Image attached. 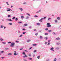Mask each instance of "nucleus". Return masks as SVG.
Wrapping results in <instances>:
<instances>
[{"instance_id":"f257e3e1","label":"nucleus","mask_w":61,"mask_h":61,"mask_svg":"<svg viewBox=\"0 0 61 61\" xmlns=\"http://www.w3.org/2000/svg\"><path fill=\"white\" fill-rule=\"evenodd\" d=\"M46 25H47V27H51L50 23H47Z\"/></svg>"},{"instance_id":"f03ea898","label":"nucleus","mask_w":61,"mask_h":61,"mask_svg":"<svg viewBox=\"0 0 61 61\" xmlns=\"http://www.w3.org/2000/svg\"><path fill=\"white\" fill-rule=\"evenodd\" d=\"M11 45H10V46H11V47H13L14 46V45H15V43L14 42H12L11 43Z\"/></svg>"},{"instance_id":"7ed1b4c3","label":"nucleus","mask_w":61,"mask_h":61,"mask_svg":"<svg viewBox=\"0 0 61 61\" xmlns=\"http://www.w3.org/2000/svg\"><path fill=\"white\" fill-rule=\"evenodd\" d=\"M7 9H8L7 10V11H10H10H12V10H11V9H10L9 8H8Z\"/></svg>"},{"instance_id":"20e7f679","label":"nucleus","mask_w":61,"mask_h":61,"mask_svg":"<svg viewBox=\"0 0 61 61\" xmlns=\"http://www.w3.org/2000/svg\"><path fill=\"white\" fill-rule=\"evenodd\" d=\"M56 40H60V38L59 37H58L56 38L55 39Z\"/></svg>"},{"instance_id":"39448f33","label":"nucleus","mask_w":61,"mask_h":61,"mask_svg":"<svg viewBox=\"0 0 61 61\" xmlns=\"http://www.w3.org/2000/svg\"><path fill=\"white\" fill-rule=\"evenodd\" d=\"M41 10H39L36 13V14H37V13H39L40 12H41Z\"/></svg>"},{"instance_id":"423d86ee","label":"nucleus","mask_w":61,"mask_h":61,"mask_svg":"<svg viewBox=\"0 0 61 61\" xmlns=\"http://www.w3.org/2000/svg\"><path fill=\"white\" fill-rule=\"evenodd\" d=\"M52 34H53V35H57V34L55 32H53L52 33Z\"/></svg>"},{"instance_id":"0eeeda50","label":"nucleus","mask_w":61,"mask_h":61,"mask_svg":"<svg viewBox=\"0 0 61 61\" xmlns=\"http://www.w3.org/2000/svg\"><path fill=\"white\" fill-rule=\"evenodd\" d=\"M7 20H8L9 21H11V22H12V21H13V20H12L10 19H7Z\"/></svg>"},{"instance_id":"6e6552de","label":"nucleus","mask_w":61,"mask_h":61,"mask_svg":"<svg viewBox=\"0 0 61 61\" xmlns=\"http://www.w3.org/2000/svg\"><path fill=\"white\" fill-rule=\"evenodd\" d=\"M43 18H42L41 19L39 20V21L40 22H42V21H43Z\"/></svg>"},{"instance_id":"1a4fd4ad","label":"nucleus","mask_w":61,"mask_h":61,"mask_svg":"<svg viewBox=\"0 0 61 61\" xmlns=\"http://www.w3.org/2000/svg\"><path fill=\"white\" fill-rule=\"evenodd\" d=\"M18 54V53H14V55H17Z\"/></svg>"},{"instance_id":"9d476101","label":"nucleus","mask_w":61,"mask_h":61,"mask_svg":"<svg viewBox=\"0 0 61 61\" xmlns=\"http://www.w3.org/2000/svg\"><path fill=\"white\" fill-rule=\"evenodd\" d=\"M48 31L49 33H51V32H52V30H48Z\"/></svg>"},{"instance_id":"9b49d317","label":"nucleus","mask_w":61,"mask_h":61,"mask_svg":"<svg viewBox=\"0 0 61 61\" xmlns=\"http://www.w3.org/2000/svg\"><path fill=\"white\" fill-rule=\"evenodd\" d=\"M21 19H23L24 18V16H21Z\"/></svg>"},{"instance_id":"f8f14e48","label":"nucleus","mask_w":61,"mask_h":61,"mask_svg":"<svg viewBox=\"0 0 61 61\" xmlns=\"http://www.w3.org/2000/svg\"><path fill=\"white\" fill-rule=\"evenodd\" d=\"M19 9H20V11H23V9L21 8H19Z\"/></svg>"},{"instance_id":"ddd939ff","label":"nucleus","mask_w":61,"mask_h":61,"mask_svg":"<svg viewBox=\"0 0 61 61\" xmlns=\"http://www.w3.org/2000/svg\"><path fill=\"white\" fill-rule=\"evenodd\" d=\"M40 39H43V37H42V36H40Z\"/></svg>"},{"instance_id":"4468645a","label":"nucleus","mask_w":61,"mask_h":61,"mask_svg":"<svg viewBox=\"0 0 61 61\" xmlns=\"http://www.w3.org/2000/svg\"><path fill=\"white\" fill-rule=\"evenodd\" d=\"M7 55H8V56H11L12 55V54L11 53H10L8 54Z\"/></svg>"},{"instance_id":"2eb2a0df","label":"nucleus","mask_w":61,"mask_h":61,"mask_svg":"<svg viewBox=\"0 0 61 61\" xmlns=\"http://www.w3.org/2000/svg\"><path fill=\"white\" fill-rule=\"evenodd\" d=\"M36 25H40V24L39 23H37L36 24Z\"/></svg>"},{"instance_id":"dca6fc26","label":"nucleus","mask_w":61,"mask_h":61,"mask_svg":"<svg viewBox=\"0 0 61 61\" xmlns=\"http://www.w3.org/2000/svg\"><path fill=\"white\" fill-rule=\"evenodd\" d=\"M8 25H13V23H10L8 24Z\"/></svg>"},{"instance_id":"f3484780","label":"nucleus","mask_w":61,"mask_h":61,"mask_svg":"<svg viewBox=\"0 0 61 61\" xmlns=\"http://www.w3.org/2000/svg\"><path fill=\"white\" fill-rule=\"evenodd\" d=\"M40 56H38L37 57V58H38V59H39V58H40Z\"/></svg>"},{"instance_id":"a211bd4d","label":"nucleus","mask_w":61,"mask_h":61,"mask_svg":"<svg viewBox=\"0 0 61 61\" xmlns=\"http://www.w3.org/2000/svg\"><path fill=\"white\" fill-rule=\"evenodd\" d=\"M25 56H23V57H24V58H25V57H27V56H26V55H25Z\"/></svg>"},{"instance_id":"6ab92c4d","label":"nucleus","mask_w":61,"mask_h":61,"mask_svg":"<svg viewBox=\"0 0 61 61\" xmlns=\"http://www.w3.org/2000/svg\"><path fill=\"white\" fill-rule=\"evenodd\" d=\"M18 20V18H16L15 19V21H17Z\"/></svg>"},{"instance_id":"aec40b11","label":"nucleus","mask_w":61,"mask_h":61,"mask_svg":"<svg viewBox=\"0 0 61 61\" xmlns=\"http://www.w3.org/2000/svg\"><path fill=\"white\" fill-rule=\"evenodd\" d=\"M18 24H22V22L21 21H19L18 22Z\"/></svg>"},{"instance_id":"412c9836","label":"nucleus","mask_w":61,"mask_h":61,"mask_svg":"<svg viewBox=\"0 0 61 61\" xmlns=\"http://www.w3.org/2000/svg\"><path fill=\"white\" fill-rule=\"evenodd\" d=\"M15 17H14L12 18V19H13V20H14V19H15Z\"/></svg>"},{"instance_id":"4be33fe9","label":"nucleus","mask_w":61,"mask_h":61,"mask_svg":"<svg viewBox=\"0 0 61 61\" xmlns=\"http://www.w3.org/2000/svg\"><path fill=\"white\" fill-rule=\"evenodd\" d=\"M30 41H31V40H28L27 41V43H28V42H30Z\"/></svg>"},{"instance_id":"5701e85b","label":"nucleus","mask_w":61,"mask_h":61,"mask_svg":"<svg viewBox=\"0 0 61 61\" xmlns=\"http://www.w3.org/2000/svg\"><path fill=\"white\" fill-rule=\"evenodd\" d=\"M55 23H57V20H55Z\"/></svg>"},{"instance_id":"b1692460","label":"nucleus","mask_w":61,"mask_h":61,"mask_svg":"<svg viewBox=\"0 0 61 61\" xmlns=\"http://www.w3.org/2000/svg\"><path fill=\"white\" fill-rule=\"evenodd\" d=\"M54 48L53 47L51 48L50 49L51 50H53V49H54Z\"/></svg>"},{"instance_id":"393cba45","label":"nucleus","mask_w":61,"mask_h":61,"mask_svg":"<svg viewBox=\"0 0 61 61\" xmlns=\"http://www.w3.org/2000/svg\"><path fill=\"white\" fill-rule=\"evenodd\" d=\"M45 35H48V33H46L45 34Z\"/></svg>"},{"instance_id":"a878e982","label":"nucleus","mask_w":61,"mask_h":61,"mask_svg":"<svg viewBox=\"0 0 61 61\" xmlns=\"http://www.w3.org/2000/svg\"><path fill=\"white\" fill-rule=\"evenodd\" d=\"M0 40H1V41H3L4 40V39L2 38H0Z\"/></svg>"},{"instance_id":"bb28decb","label":"nucleus","mask_w":61,"mask_h":61,"mask_svg":"<svg viewBox=\"0 0 61 61\" xmlns=\"http://www.w3.org/2000/svg\"><path fill=\"white\" fill-rule=\"evenodd\" d=\"M56 61V58H55L54 59L53 61Z\"/></svg>"},{"instance_id":"cd10ccee","label":"nucleus","mask_w":61,"mask_h":61,"mask_svg":"<svg viewBox=\"0 0 61 61\" xmlns=\"http://www.w3.org/2000/svg\"><path fill=\"white\" fill-rule=\"evenodd\" d=\"M59 49V48L58 47H57L56 48V49L57 50H58Z\"/></svg>"},{"instance_id":"c85d7f7f","label":"nucleus","mask_w":61,"mask_h":61,"mask_svg":"<svg viewBox=\"0 0 61 61\" xmlns=\"http://www.w3.org/2000/svg\"><path fill=\"white\" fill-rule=\"evenodd\" d=\"M23 54L24 55H25V53L24 52H23Z\"/></svg>"},{"instance_id":"c756f323","label":"nucleus","mask_w":61,"mask_h":61,"mask_svg":"<svg viewBox=\"0 0 61 61\" xmlns=\"http://www.w3.org/2000/svg\"><path fill=\"white\" fill-rule=\"evenodd\" d=\"M51 18H48V21H49V20H51Z\"/></svg>"},{"instance_id":"7c9ffc66","label":"nucleus","mask_w":61,"mask_h":61,"mask_svg":"<svg viewBox=\"0 0 61 61\" xmlns=\"http://www.w3.org/2000/svg\"><path fill=\"white\" fill-rule=\"evenodd\" d=\"M28 59L29 60H32V59L30 58H28Z\"/></svg>"},{"instance_id":"2f4dec72","label":"nucleus","mask_w":61,"mask_h":61,"mask_svg":"<svg viewBox=\"0 0 61 61\" xmlns=\"http://www.w3.org/2000/svg\"><path fill=\"white\" fill-rule=\"evenodd\" d=\"M11 15H8V17H11Z\"/></svg>"},{"instance_id":"473e14b6","label":"nucleus","mask_w":61,"mask_h":61,"mask_svg":"<svg viewBox=\"0 0 61 61\" xmlns=\"http://www.w3.org/2000/svg\"><path fill=\"white\" fill-rule=\"evenodd\" d=\"M25 33H26V32H24L22 34L23 35H25Z\"/></svg>"},{"instance_id":"72a5a7b5","label":"nucleus","mask_w":61,"mask_h":61,"mask_svg":"<svg viewBox=\"0 0 61 61\" xmlns=\"http://www.w3.org/2000/svg\"><path fill=\"white\" fill-rule=\"evenodd\" d=\"M24 25L25 26H27V24H24Z\"/></svg>"},{"instance_id":"f704fd0d","label":"nucleus","mask_w":61,"mask_h":61,"mask_svg":"<svg viewBox=\"0 0 61 61\" xmlns=\"http://www.w3.org/2000/svg\"><path fill=\"white\" fill-rule=\"evenodd\" d=\"M25 18L26 19H28V18H29V17H28V16H27Z\"/></svg>"},{"instance_id":"c9c22d12","label":"nucleus","mask_w":61,"mask_h":61,"mask_svg":"<svg viewBox=\"0 0 61 61\" xmlns=\"http://www.w3.org/2000/svg\"><path fill=\"white\" fill-rule=\"evenodd\" d=\"M5 49L6 50H8L9 49V48H6Z\"/></svg>"},{"instance_id":"e433bc0d","label":"nucleus","mask_w":61,"mask_h":61,"mask_svg":"<svg viewBox=\"0 0 61 61\" xmlns=\"http://www.w3.org/2000/svg\"><path fill=\"white\" fill-rule=\"evenodd\" d=\"M33 46H36V44H33Z\"/></svg>"},{"instance_id":"4c0bfd02","label":"nucleus","mask_w":61,"mask_h":61,"mask_svg":"<svg viewBox=\"0 0 61 61\" xmlns=\"http://www.w3.org/2000/svg\"><path fill=\"white\" fill-rule=\"evenodd\" d=\"M44 39H46V40H47V39H48V38H47L46 37H45L44 38Z\"/></svg>"},{"instance_id":"58836bf2","label":"nucleus","mask_w":61,"mask_h":61,"mask_svg":"<svg viewBox=\"0 0 61 61\" xmlns=\"http://www.w3.org/2000/svg\"><path fill=\"white\" fill-rule=\"evenodd\" d=\"M57 19H58V20H60V17H58L57 18Z\"/></svg>"},{"instance_id":"ea45409f","label":"nucleus","mask_w":61,"mask_h":61,"mask_svg":"<svg viewBox=\"0 0 61 61\" xmlns=\"http://www.w3.org/2000/svg\"><path fill=\"white\" fill-rule=\"evenodd\" d=\"M45 30H46V31H47V30H48V28H46L45 29Z\"/></svg>"},{"instance_id":"a19ab883","label":"nucleus","mask_w":61,"mask_h":61,"mask_svg":"<svg viewBox=\"0 0 61 61\" xmlns=\"http://www.w3.org/2000/svg\"><path fill=\"white\" fill-rule=\"evenodd\" d=\"M46 17H44L43 18H42V19H46Z\"/></svg>"},{"instance_id":"79ce46f5","label":"nucleus","mask_w":61,"mask_h":61,"mask_svg":"<svg viewBox=\"0 0 61 61\" xmlns=\"http://www.w3.org/2000/svg\"><path fill=\"white\" fill-rule=\"evenodd\" d=\"M38 33H36L35 34V36H37L38 35Z\"/></svg>"},{"instance_id":"37998d69","label":"nucleus","mask_w":61,"mask_h":61,"mask_svg":"<svg viewBox=\"0 0 61 61\" xmlns=\"http://www.w3.org/2000/svg\"><path fill=\"white\" fill-rule=\"evenodd\" d=\"M3 26H4L3 25H1V28H3V27H4Z\"/></svg>"},{"instance_id":"c03bdc74","label":"nucleus","mask_w":61,"mask_h":61,"mask_svg":"<svg viewBox=\"0 0 61 61\" xmlns=\"http://www.w3.org/2000/svg\"><path fill=\"white\" fill-rule=\"evenodd\" d=\"M34 17H38V16L36 15H35L34 16Z\"/></svg>"},{"instance_id":"a18cd8bd","label":"nucleus","mask_w":61,"mask_h":61,"mask_svg":"<svg viewBox=\"0 0 61 61\" xmlns=\"http://www.w3.org/2000/svg\"><path fill=\"white\" fill-rule=\"evenodd\" d=\"M26 14V15H29V16H30V15L29 14H28V13H27Z\"/></svg>"},{"instance_id":"49530a36","label":"nucleus","mask_w":61,"mask_h":61,"mask_svg":"<svg viewBox=\"0 0 61 61\" xmlns=\"http://www.w3.org/2000/svg\"><path fill=\"white\" fill-rule=\"evenodd\" d=\"M51 44L50 42H48V43L47 44L48 45H50V44Z\"/></svg>"},{"instance_id":"de8ad7c7","label":"nucleus","mask_w":61,"mask_h":61,"mask_svg":"<svg viewBox=\"0 0 61 61\" xmlns=\"http://www.w3.org/2000/svg\"><path fill=\"white\" fill-rule=\"evenodd\" d=\"M1 53H3L4 52V51H1Z\"/></svg>"},{"instance_id":"09e8293b","label":"nucleus","mask_w":61,"mask_h":61,"mask_svg":"<svg viewBox=\"0 0 61 61\" xmlns=\"http://www.w3.org/2000/svg\"><path fill=\"white\" fill-rule=\"evenodd\" d=\"M23 36V35H21L19 36V37H22Z\"/></svg>"},{"instance_id":"8fccbe9b","label":"nucleus","mask_w":61,"mask_h":61,"mask_svg":"<svg viewBox=\"0 0 61 61\" xmlns=\"http://www.w3.org/2000/svg\"><path fill=\"white\" fill-rule=\"evenodd\" d=\"M34 53H36V50H35L34 51Z\"/></svg>"},{"instance_id":"3c124183","label":"nucleus","mask_w":61,"mask_h":61,"mask_svg":"<svg viewBox=\"0 0 61 61\" xmlns=\"http://www.w3.org/2000/svg\"><path fill=\"white\" fill-rule=\"evenodd\" d=\"M16 43H19V41H16Z\"/></svg>"},{"instance_id":"603ef678","label":"nucleus","mask_w":61,"mask_h":61,"mask_svg":"<svg viewBox=\"0 0 61 61\" xmlns=\"http://www.w3.org/2000/svg\"><path fill=\"white\" fill-rule=\"evenodd\" d=\"M48 42H50L51 41V40H48Z\"/></svg>"},{"instance_id":"864d4df0","label":"nucleus","mask_w":61,"mask_h":61,"mask_svg":"<svg viewBox=\"0 0 61 61\" xmlns=\"http://www.w3.org/2000/svg\"><path fill=\"white\" fill-rule=\"evenodd\" d=\"M23 4L24 5H25V4H26V2H24L23 3Z\"/></svg>"},{"instance_id":"5fc2aeb1","label":"nucleus","mask_w":61,"mask_h":61,"mask_svg":"<svg viewBox=\"0 0 61 61\" xmlns=\"http://www.w3.org/2000/svg\"><path fill=\"white\" fill-rule=\"evenodd\" d=\"M2 43L3 44H6V43L5 42H2Z\"/></svg>"},{"instance_id":"6e6d98bb","label":"nucleus","mask_w":61,"mask_h":61,"mask_svg":"<svg viewBox=\"0 0 61 61\" xmlns=\"http://www.w3.org/2000/svg\"><path fill=\"white\" fill-rule=\"evenodd\" d=\"M60 44V43H57V45H59Z\"/></svg>"},{"instance_id":"4d7b16f0","label":"nucleus","mask_w":61,"mask_h":61,"mask_svg":"<svg viewBox=\"0 0 61 61\" xmlns=\"http://www.w3.org/2000/svg\"><path fill=\"white\" fill-rule=\"evenodd\" d=\"M45 45H46L47 44V42H46L45 43Z\"/></svg>"},{"instance_id":"13d9d810","label":"nucleus","mask_w":61,"mask_h":61,"mask_svg":"<svg viewBox=\"0 0 61 61\" xmlns=\"http://www.w3.org/2000/svg\"><path fill=\"white\" fill-rule=\"evenodd\" d=\"M11 42H8V44H10V43H11Z\"/></svg>"},{"instance_id":"bf43d9fd","label":"nucleus","mask_w":61,"mask_h":61,"mask_svg":"<svg viewBox=\"0 0 61 61\" xmlns=\"http://www.w3.org/2000/svg\"><path fill=\"white\" fill-rule=\"evenodd\" d=\"M32 28V27H31V26H30L29 27V28Z\"/></svg>"},{"instance_id":"052dcab7","label":"nucleus","mask_w":61,"mask_h":61,"mask_svg":"<svg viewBox=\"0 0 61 61\" xmlns=\"http://www.w3.org/2000/svg\"><path fill=\"white\" fill-rule=\"evenodd\" d=\"M22 30L23 31H25V29H23Z\"/></svg>"},{"instance_id":"680f3d73","label":"nucleus","mask_w":61,"mask_h":61,"mask_svg":"<svg viewBox=\"0 0 61 61\" xmlns=\"http://www.w3.org/2000/svg\"><path fill=\"white\" fill-rule=\"evenodd\" d=\"M14 7V6L11 5V8H12V7Z\"/></svg>"},{"instance_id":"e2e57ef3","label":"nucleus","mask_w":61,"mask_h":61,"mask_svg":"<svg viewBox=\"0 0 61 61\" xmlns=\"http://www.w3.org/2000/svg\"><path fill=\"white\" fill-rule=\"evenodd\" d=\"M32 49V47H31L29 48V50H30V49Z\"/></svg>"},{"instance_id":"0e129e2a","label":"nucleus","mask_w":61,"mask_h":61,"mask_svg":"<svg viewBox=\"0 0 61 61\" xmlns=\"http://www.w3.org/2000/svg\"><path fill=\"white\" fill-rule=\"evenodd\" d=\"M20 50H23V49L22 48H21L20 49Z\"/></svg>"},{"instance_id":"69168bd1","label":"nucleus","mask_w":61,"mask_h":61,"mask_svg":"<svg viewBox=\"0 0 61 61\" xmlns=\"http://www.w3.org/2000/svg\"><path fill=\"white\" fill-rule=\"evenodd\" d=\"M5 58V57H2L1 58H2V59H3V58Z\"/></svg>"},{"instance_id":"338daca9","label":"nucleus","mask_w":61,"mask_h":61,"mask_svg":"<svg viewBox=\"0 0 61 61\" xmlns=\"http://www.w3.org/2000/svg\"><path fill=\"white\" fill-rule=\"evenodd\" d=\"M24 51H26V52H28V51L26 50Z\"/></svg>"},{"instance_id":"774afa93","label":"nucleus","mask_w":61,"mask_h":61,"mask_svg":"<svg viewBox=\"0 0 61 61\" xmlns=\"http://www.w3.org/2000/svg\"><path fill=\"white\" fill-rule=\"evenodd\" d=\"M29 56H31V55L30 54H29L28 55Z\"/></svg>"}]
</instances>
